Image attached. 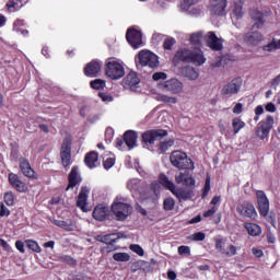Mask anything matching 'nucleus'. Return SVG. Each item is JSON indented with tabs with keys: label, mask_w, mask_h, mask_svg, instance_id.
<instances>
[{
	"label": "nucleus",
	"mask_w": 280,
	"mask_h": 280,
	"mask_svg": "<svg viewBox=\"0 0 280 280\" xmlns=\"http://www.w3.org/2000/svg\"><path fill=\"white\" fill-rule=\"evenodd\" d=\"M137 139H138V136L132 130H128L124 135V141H125L127 148H129V150H132V148L137 147Z\"/></svg>",
	"instance_id": "b1692460"
},
{
	"label": "nucleus",
	"mask_w": 280,
	"mask_h": 280,
	"mask_svg": "<svg viewBox=\"0 0 280 280\" xmlns=\"http://www.w3.org/2000/svg\"><path fill=\"white\" fill-rule=\"evenodd\" d=\"M164 89L168 93H172V95H180L185 90V85L178 79H170L164 82Z\"/></svg>",
	"instance_id": "f8f14e48"
},
{
	"label": "nucleus",
	"mask_w": 280,
	"mask_h": 280,
	"mask_svg": "<svg viewBox=\"0 0 280 280\" xmlns=\"http://www.w3.org/2000/svg\"><path fill=\"white\" fill-rule=\"evenodd\" d=\"M112 211L119 222H124V220L132 215V206L121 201H116L112 205Z\"/></svg>",
	"instance_id": "20e7f679"
},
{
	"label": "nucleus",
	"mask_w": 280,
	"mask_h": 280,
	"mask_svg": "<svg viewBox=\"0 0 280 280\" xmlns=\"http://www.w3.org/2000/svg\"><path fill=\"white\" fill-rule=\"evenodd\" d=\"M243 80L242 78H235L228 84L223 86L221 90V95L224 97H233V95H237L242 90Z\"/></svg>",
	"instance_id": "6e6552de"
},
{
	"label": "nucleus",
	"mask_w": 280,
	"mask_h": 280,
	"mask_svg": "<svg viewBox=\"0 0 280 280\" xmlns=\"http://www.w3.org/2000/svg\"><path fill=\"white\" fill-rule=\"evenodd\" d=\"M175 45H176V39L173 37H167L166 39H164L163 48L166 51H172V47H174Z\"/></svg>",
	"instance_id": "49530a36"
},
{
	"label": "nucleus",
	"mask_w": 280,
	"mask_h": 280,
	"mask_svg": "<svg viewBox=\"0 0 280 280\" xmlns=\"http://www.w3.org/2000/svg\"><path fill=\"white\" fill-rule=\"evenodd\" d=\"M236 211L243 218H249L250 220L257 219V210H255V206L250 202H241L236 206Z\"/></svg>",
	"instance_id": "1a4fd4ad"
},
{
	"label": "nucleus",
	"mask_w": 280,
	"mask_h": 280,
	"mask_svg": "<svg viewBox=\"0 0 280 280\" xmlns=\"http://www.w3.org/2000/svg\"><path fill=\"white\" fill-rule=\"evenodd\" d=\"M113 165H115V159L113 158H107L104 162H103V167L105 170H110V167H113Z\"/></svg>",
	"instance_id": "052dcab7"
},
{
	"label": "nucleus",
	"mask_w": 280,
	"mask_h": 280,
	"mask_svg": "<svg viewBox=\"0 0 280 280\" xmlns=\"http://www.w3.org/2000/svg\"><path fill=\"white\" fill-rule=\"evenodd\" d=\"M226 5H229V0H211L210 14L212 16H224L226 14Z\"/></svg>",
	"instance_id": "9d476101"
},
{
	"label": "nucleus",
	"mask_w": 280,
	"mask_h": 280,
	"mask_svg": "<svg viewBox=\"0 0 280 280\" xmlns=\"http://www.w3.org/2000/svg\"><path fill=\"white\" fill-rule=\"evenodd\" d=\"M218 211V207H212L210 210L203 213V218H211Z\"/></svg>",
	"instance_id": "69168bd1"
},
{
	"label": "nucleus",
	"mask_w": 280,
	"mask_h": 280,
	"mask_svg": "<svg viewBox=\"0 0 280 280\" xmlns=\"http://www.w3.org/2000/svg\"><path fill=\"white\" fill-rule=\"evenodd\" d=\"M164 38H165V35L161 33H154L152 35V43L153 45H159V43H161Z\"/></svg>",
	"instance_id": "bf43d9fd"
},
{
	"label": "nucleus",
	"mask_w": 280,
	"mask_h": 280,
	"mask_svg": "<svg viewBox=\"0 0 280 280\" xmlns=\"http://www.w3.org/2000/svg\"><path fill=\"white\" fill-rule=\"evenodd\" d=\"M88 198H89V188L82 187L77 200V207H79V209H82V211H84L86 207Z\"/></svg>",
	"instance_id": "393cba45"
},
{
	"label": "nucleus",
	"mask_w": 280,
	"mask_h": 280,
	"mask_svg": "<svg viewBox=\"0 0 280 280\" xmlns=\"http://www.w3.org/2000/svg\"><path fill=\"white\" fill-rule=\"evenodd\" d=\"M126 39L133 49L143 47V33L140 30L130 27L127 30Z\"/></svg>",
	"instance_id": "39448f33"
},
{
	"label": "nucleus",
	"mask_w": 280,
	"mask_h": 280,
	"mask_svg": "<svg viewBox=\"0 0 280 280\" xmlns=\"http://www.w3.org/2000/svg\"><path fill=\"white\" fill-rule=\"evenodd\" d=\"M262 49L265 51H277V49H280V39H272L269 44L262 46Z\"/></svg>",
	"instance_id": "c9c22d12"
},
{
	"label": "nucleus",
	"mask_w": 280,
	"mask_h": 280,
	"mask_svg": "<svg viewBox=\"0 0 280 280\" xmlns=\"http://www.w3.org/2000/svg\"><path fill=\"white\" fill-rule=\"evenodd\" d=\"M60 261H62L63 264H68V266H78V261L68 255H63L60 257Z\"/></svg>",
	"instance_id": "de8ad7c7"
},
{
	"label": "nucleus",
	"mask_w": 280,
	"mask_h": 280,
	"mask_svg": "<svg viewBox=\"0 0 280 280\" xmlns=\"http://www.w3.org/2000/svg\"><path fill=\"white\" fill-rule=\"evenodd\" d=\"M60 156L63 167H69L71 165V144L69 142L62 143Z\"/></svg>",
	"instance_id": "412c9836"
},
{
	"label": "nucleus",
	"mask_w": 280,
	"mask_h": 280,
	"mask_svg": "<svg viewBox=\"0 0 280 280\" xmlns=\"http://www.w3.org/2000/svg\"><path fill=\"white\" fill-rule=\"evenodd\" d=\"M20 170L22 174L27 178H34L35 172L32 170V165H30V162L24 158L20 159Z\"/></svg>",
	"instance_id": "5701e85b"
},
{
	"label": "nucleus",
	"mask_w": 280,
	"mask_h": 280,
	"mask_svg": "<svg viewBox=\"0 0 280 280\" xmlns=\"http://www.w3.org/2000/svg\"><path fill=\"white\" fill-rule=\"evenodd\" d=\"M103 65L104 62H102V60L93 59L85 65L83 71H102Z\"/></svg>",
	"instance_id": "7c9ffc66"
},
{
	"label": "nucleus",
	"mask_w": 280,
	"mask_h": 280,
	"mask_svg": "<svg viewBox=\"0 0 280 280\" xmlns=\"http://www.w3.org/2000/svg\"><path fill=\"white\" fill-rule=\"evenodd\" d=\"M105 73L109 80H120L125 75L124 71H106Z\"/></svg>",
	"instance_id": "a18cd8bd"
},
{
	"label": "nucleus",
	"mask_w": 280,
	"mask_h": 280,
	"mask_svg": "<svg viewBox=\"0 0 280 280\" xmlns=\"http://www.w3.org/2000/svg\"><path fill=\"white\" fill-rule=\"evenodd\" d=\"M190 62H192V65H197V67H200L207 62V58H205V55L200 50L198 52L192 51Z\"/></svg>",
	"instance_id": "473e14b6"
},
{
	"label": "nucleus",
	"mask_w": 280,
	"mask_h": 280,
	"mask_svg": "<svg viewBox=\"0 0 280 280\" xmlns=\"http://www.w3.org/2000/svg\"><path fill=\"white\" fill-rule=\"evenodd\" d=\"M196 3H198V0H182L179 8L183 12H189L191 5H196Z\"/></svg>",
	"instance_id": "e433bc0d"
},
{
	"label": "nucleus",
	"mask_w": 280,
	"mask_h": 280,
	"mask_svg": "<svg viewBox=\"0 0 280 280\" xmlns=\"http://www.w3.org/2000/svg\"><path fill=\"white\" fill-rule=\"evenodd\" d=\"M170 161L177 170H195L194 162L187 158V153L183 151H174L171 153Z\"/></svg>",
	"instance_id": "7ed1b4c3"
},
{
	"label": "nucleus",
	"mask_w": 280,
	"mask_h": 280,
	"mask_svg": "<svg viewBox=\"0 0 280 280\" xmlns=\"http://www.w3.org/2000/svg\"><path fill=\"white\" fill-rule=\"evenodd\" d=\"M15 248H18L21 253H25V244L22 241L15 242Z\"/></svg>",
	"instance_id": "774afa93"
},
{
	"label": "nucleus",
	"mask_w": 280,
	"mask_h": 280,
	"mask_svg": "<svg viewBox=\"0 0 280 280\" xmlns=\"http://www.w3.org/2000/svg\"><path fill=\"white\" fill-rule=\"evenodd\" d=\"M215 248L221 253V255H224L226 253V248H224V240L219 237L215 238Z\"/></svg>",
	"instance_id": "09e8293b"
},
{
	"label": "nucleus",
	"mask_w": 280,
	"mask_h": 280,
	"mask_svg": "<svg viewBox=\"0 0 280 280\" xmlns=\"http://www.w3.org/2000/svg\"><path fill=\"white\" fill-rule=\"evenodd\" d=\"M98 154L95 151H91L85 155L84 163L90 170L97 167Z\"/></svg>",
	"instance_id": "bb28decb"
},
{
	"label": "nucleus",
	"mask_w": 280,
	"mask_h": 280,
	"mask_svg": "<svg viewBox=\"0 0 280 280\" xmlns=\"http://www.w3.org/2000/svg\"><path fill=\"white\" fill-rule=\"evenodd\" d=\"M206 237L207 234H205V232H196L188 236V240H190L191 242H205Z\"/></svg>",
	"instance_id": "79ce46f5"
},
{
	"label": "nucleus",
	"mask_w": 280,
	"mask_h": 280,
	"mask_svg": "<svg viewBox=\"0 0 280 280\" xmlns=\"http://www.w3.org/2000/svg\"><path fill=\"white\" fill-rule=\"evenodd\" d=\"M174 207H176V201L174 200V198L168 197V198L164 199V201H163L164 211H173Z\"/></svg>",
	"instance_id": "ea45409f"
},
{
	"label": "nucleus",
	"mask_w": 280,
	"mask_h": 280,
	"mask_svg": "<svg viewBox=\"0 0 280 280\" xmlns=\"http://www.w3.org/2000/svg\"><path fill=\"white\" fill-rule=\"evenodd\" d=\"M256 197L260 215H262V218H267L268 213H270V201L268 200V197H266V192L258 190L256 192Z\"/></svg>",
	"instance_id": "9b49d317"
},
{
	"label": "nucleus",
	"mask_w": 280,
	"mask_h": 280,
	"mask_svg": "<svg viewBox=\"0 0 280 280\" xmlns=\"http://www.w3.org/2000/svg\"><path fill=\"white\" fill-rule=\"evenodd\" d=\"M177 253L178 255H182V256H189L191 255V248L187 245H182L177 248Z\"/></svg>",
	"instance_id": "603ef678"
},
{
	"label": "nucleus",
	"mask_w": 280,
	"mask_h": 280,
	"mask_svg": "<svg viewBox=\"0 0 280 280\" xmlns=\"http://www.w3.org/2000/svg\"><path fill=\"white\" fill-rule=\"evenodd\" d=\"M191 54L192 50H189L187 48L177 50L172 60L174 67H178L180 62H191Z\"/></svg>",
	"instance_id": "ddd939ff"
},
{
	"label": "nucleus",
	"mask_w": 280,
	"mask_h": 280,
	"mask_svg": "<svg viewBox=\"0 0 280 280\" xmlns=\"http://www.w3.org/2000/svg\"><path fill=\"white\" fill-rule=\"evenodd\" d=\"M207 45L212 49V51H222L224 49V45L222 44V39L215 35L214 32H209L207 36Z\"/></svg>",
	"instance_id": "dca6fc26"
},
{
	"label": "nucleus",
	"mask_w": 280,
	"mask_h": 280,
	"mask_svg": "<svg viewBox=\"0 0 280 280\" xmlns=\"http://www.w3.org/2000/svg\"><path fill=\"white\" fill-rule=\"evenodd\" d=\"M225 257H233L237 255V247L234 245H229L228 249H225Z\"/></svg>",
	"instance_id": "13d9d810"
},
{
	"label": "nucleus",
	"mask_w": 280,
	"mask_h": 280,
	"mask_svg": "<svg viewBox=\"0 0 280 280\" xmlns=\"http://www.w3.org/2000/svg\"><path fill=\"white\" fill-rule=\"evenodd\" d=\"M90 86L94 89L95 91H101V89L106 88V81L102 79H95L90 82Z\"/></svg>",
	"instance_id": "58836bf2"
},
{
	"label": "nucleus",
	"mask_w": 280,
	"mask_h": 280,
	"mask_svg": "<svg viewBox=\"0 0 280 280\" xmlns=\"http://www.w3.org/2000/svg\"><path fill=\"white\" fill-rule=\"evenodd\" d=\"M159 180L165 189H168L172 195L179 200V202H182V200L187 201L194 198V190L189 188H176L174 182L170 180L165 174H161Z\"/></svg>",
	"instance_id": "f257e3e1"
},
{
	"label": "nucleus",
	"mask_w": 280,
	"mask_h": 280,
	"mask_svg": "<svg viewBox=\"0 0 280 280\" xmlns=\"http://www.w3.org/2000/svg\"><path fill=\"white\" fill-rule=\"evenodd\" d=\"M167 137V130L164 129H152L149 131H145L142 135V141L144 145H152L154 141H161V139Z\"/></svg>",
	"instance_id": "0eeeda50"
},
{
	"label": "nucleus",
	"mask_w": 280,
	"mask_h": 280,
	"mask_svg": "<svg viewBox=\"0 0 280 280\" xmlns=\"http://www.w3.org/2000/svg\"><path fill=\"white\" fill-rule=\"evenodd\" d=\"M244 0H234L231 5V18L240 21L244 19Z\"/></svg>",
	"instance_id": "f3484780"
},
{
	"label": "nucleus",
	"mask_w": 280,
	"mask_h": 280,
	"mask_svg": "<svg viewBox=\"0 0 280 280\" xmlns=\"http://www.w3.org/2000/svg\"><path fill=\"white\" fill-rule=\"evenodd\" d=\"M153 80L158 82V80H167V74L165 72H155L153 74Z\"/></svg>",
	"instance_id": "680f3d73"
},
{
	"label": "nucleus",
	"mask_w": 280,
	"mask_h": 280,
	"mask_svg": "<svg viewBox=\"0 0 280 280\" xmlns=\"http://www.w3.org/2000/svg\"><path fill=\"white\" fill-rule=\"evenodd\" d=\"M52 224L60 226V229H65V231H71V224L67 223V221L54 220Z\"/></svg>",
	"instance_id": "3c124183"
},
{
	"label": "nucleus",
	"mask_w": 280,
	"mask_h": 280,
	"mask_svg": "<svg viewBox=\"0 0 280 280\" xmlns=\"http://www.w3.org/2000/svg\"><path fill=\"white\" fill-rule=\"evenodd\" d=\"M261 40H264V35L258 31L246 33L244 36V42L252 47H257Z\"/></svg>",
	"instance_id": "aec40b11"
},
{
	"label": "nucleus",
	"mask_w": 280,
	"mask_h": 280,
	"mask_svg": "<svg viewBox=\"0 0 280 280\" xmlns=\"http://www.w3.org/2000/svg\"><path fill=\"white\" fill-rule=\"evenodd\" d=\"M127 69L121 59L110 57L105 61V71H126Z\"/></svg>",
	"instance_id": "4468645a"
},
{
	"label": "nucleus",
	"mask_w": 280,
	"mask_h": 280,
	"mask_svg": "<svg viewBox=\"0 0 280 280\" xmlns=\"http://www.w3.org/2000/svg\"><path fill=\"white\" fill-rule=\"evenodd\" d=\"M26 246L30 248V250H33L34 253H42L43 249L38 245L36 241L27 240L26 241Z\"/></svg>",
	"instance_id": "c03bdc74"
},
{
	"label": "nucleus",
	"mask_w": 280,
	"mask_h": 280,
	"mask_svg": "<svg viewBox=\"0 0 280 280\" xmlns=\"http://www.w3.org/2000/svg\"><path fill=\"white\" fill-rule=\"evenodd\" d=\"M69 184L66 188V191H69V189H73V187H77V185H80L82 183V177L80 176V171L78 166H73L69 177H68Z\"/></svg>",
	"instance_id": "6ab92c4d"
},
{
	"label": "nucleus",
	"mask_w": 280,
	"mask_h": 280,
	"mask_svg": "<svg viewBox=\"0 0 280 280\" xmlns=\"http://www.w3.org/2000/svg\"><path fill=\"white\" fill-rule=\"evenodd\" d=\"M183 75L184 78H187V80H198L200 74L198 71H184Z\"/></svg>",
	"instance_id": "864d4df0"
},
{
	"label": "nucleus",
	"mask_w": 280,
	"mask_h": 280,
	"mask_svg": "<svg viewBox=\"0 0 280 280\" xmlns=\"http://www.w3.org/2000/svg\"><path fill=\"white\" fill-rule=\"evenodd\" d=\"M107 215H108V207L104 205H98L95 207L93 211L94 220H97L98 222H103V220H106Z\"/></svg>",
	"instance_id": "4be33fe9"
},
{
	"label": "nucleus",
	"mask_w": 280,
	"mask_h": 280,
	"mask_svg": "<svg viewBox=\"0 0 280 280\" xmlns=\"http://www.w3.org/2000/svg\"><path fill=\"white\" fill-rule=\"evenodd\" d=\"M98 97H101L103 102H113V96L106 93H98Z\"/></svg>",
	"instance_id": "0e129e2a"
},
{
	"label": "nucleus",
	"mask_w": 280,
	"mask_h": 280,
	"mask_svg": "<svg viewBox=\"0 0 280 280\" xmlns=\"http://www.w3.org/2000/svg\"><path fill=\"white\" fill-rule=\"evenodd\" d=\"M202 39V33H192L191 35H190V44L191 45H196V46H198V45H200V40Z\"/></svg>",
	"instance_id": "8fccbe9b"
},
{
	"label": "nucleus",
	"mask_w": 280,
	"mask_h": 280,
	"mask_svg": "<svg viewBox=\"0 0 280 280\" xmlns=\"http://www.w3.org/2000/svg\"><path fill=\"white\" fill-rule=\"evenodd\" d=\"M245 229L252 237H258V235L261 233V226H259L256 223H246Z\"/></svg>",
	"instance_id": "2f4dec72"
},
{
	"label": "nucleus",
	"mask_w": 280,
	"mask_h": 280,
	"mask_svg": "<svg viewBox=\"0 0 280 280\" xmlns=\"http://www.w3.org/2000/svg\"><path fill=\"white\" fill-rule=\"evenodd\" d=\"M5 215H10V210L5 207V205L1 203V206H0V217L3 218Z\"/></svg>",
	"instance_id": "e2e57ef3"
},
{
	"label": "nucleus",
	"mask_w": 280,
	"mask_h": 280,
	"mask_svg": "<svg viewBox=\"0 0 280 280\" xmlns=\"http://www.w3.org/2000/svg\"><path fill=\"white\" fill-rule=\"evenodd\" d=\"M25 26V20L18 19L13 23V32H16V34H22V36H30V31L24 30Z\"/></svg>",
	"instance_id": "cd10ccee"
},
{
	"label": "nucleus",
	"mask_w": 280,
	"mask_h": 280,
	"mask_svg": "<svg viewBox=\"0 0 280 280\" xmlns=\"http://www.w3.org/2000/svg\"><path fill=\"white\" fill-rule=\"evenodd\" d=\"M139 187H141V180L133 178L127 183V188L129 191H139Z\"/></svg>",
	"instance_id": "a19ab883"
},
{
	"label": "nucleus",
	"mask_w": 280,
	"mask_h": 280,
	"mask_svg": "<svg viewBox=\"0 0 280 280\" xmlns=\"http://www.w3.org/2000/svg\"><path fill=\"white\" fill-rule=\"evenodd\" d=\"M250 16L253 21H256L254 23V27H256V30H261V27H264V14L261 13V11L255 9L250 11Z\"/></svg>",
	"instance_id": "a878e982"
},
{
	"label": "nucleus",
	"mask_w": 280,
	"mask_h": 280,
	"mask_svg": "<svg viewBox=\"0 0 280 280\" xmlns=\"http://www.w3.org/2000/svg\"><path fill=\"white\" fill-rule=\"evenodd\" d=\"M4 202L8 207H12L14 205V194L7 192L4 194Z\"/></svg>",
	"instance_id": "4d7b16f0"
},
{
	"label": "nucleus",
	"mask_w": 280,
	"mask_h": 280,
	"mask_svg": "<svg viewBox=\"0 0 280 280\" xmlns=\"http://www.w3.org/2000/svg\"><path fill=\"white\" fill-rule=\"evenodd\" d=\"M243 108H244V105H242V103H237V104L234 106V108H233V113H234L235 115H240V114L242 113Z\"/></svg>",
	"instance_id": "338daca9"
},
{
	"label": "nucleus",
	"mask_w": 280,
	"mask_h": 280,
	"mask_svg": "<svg viewBox=\"0 0 280 280\" xmlns=\"http://www.w3.org/2000/svg\"><path fill=\"white\" fill-rule=\"evenodd\" d=\"M272 126H275V118L269 115L265 120L258 122L256 129L257 137H259V139L261 140L268 138V135H270V130H272Z\"/></svg>",
	"instance_id": "423d86ee"
},
{
	"label": "nucleus",
	"mask_w": 280,
	"mask_h": 280,
	"mask_svg": "<svg viewBox=\"0 0 280 280\" xmlns=\"http://www.w3.org/2000/svg\"><path fill=\"white\" fill-rule=\"evenodd\" d=\"M9 183L11 187H13V189L20 194H25V191H27V184L21 180V177L14 173L9 174Z\"/></svg>",
	"instance_id": "2eb2a0df"
},
{
	"label": "nucleus",
	"mask_w": 280,
	"mask_h": 280,
	"mask_svg": "<svg viewBox=\"0 0 280 280\" xmlns=\"http://www.w3.org/2000/svg\"><path fill=\"white\" fill-rule=\"evenodd\" d=\"M159 56L150 50H141L136 57L137 69L148 67L149 69H159Z\"/></svg>",
	"instance_id": "f03ea898"
},
{
	"label": "nucleus",
	"mask_w": 280,
	"mask_h": 280,
	"mask_svg": "<svg viewBox=\"0 0 280 280\" xmlns=\"http://www.w3.org/2000/svg\"><path fill=\"white\" fill-rule=\"evenodd\" d=\"M155 100L158 102H164V104H177L178 98L176 96H167L165 94H158Z\"/></svg>",
	"instance_id": "72a5a7b5"
},
{
	"label": "nucleus",
	"mask_w": 280,
	"mask_h": 280,
	"mask_svg": "<svg viewBox=\"0 0 280 280\" xmlns=\"http://www.w3.org/2000/svg\"><path fill=\"white\" fill-rule=\"evenodd\" d=\"M130 250H132V253H136L137 255H139V257H143V255H145V253L143 252V247H141V245H130Z\"/></svg>",
	"instance_id": "5fc2aeb1"
},
{
	"label": "nucleus",
	"mask_w": 280,
	"mask_h": 280,
	"mask_svg": "<svg viewBox=\"0 0 280 280\" xmlns=\"http://www.w3.org/2000/svg\"><path fill=\"white\" fill-rule=\"evenodd\" d=\"M172 145H174V140H167V141L161 142L160 150L161 152H167V150H170Z\"/></svg>",
	"instance_id": "6e6d98bb"
},
{
	"label": "nucleus",
	"mask_w": 280,
	"mask_h": 280,
	"mask_svg": "<svg viewBox=\"0 0 280 280\" xmlns=\"http://www.w3.org/2000/svg\"><path fill=\"white\" fill-rule=\"evenodd\" d=\"M139 82H141V80L139 79V75H137V72L135 71L129 72L125 78V84L127 86H130V89L137 86Z\"/></svg>",
	"instance_id": "c85d7f7f"
},
{
	"label": "nucleus",
	"mask_w": 280,
	"mask_h": 280,
	"mask_svg": "<svg viewBox=\"0 0 280 280\" xmlns=\"http://www.w3.org/2000/svg\"><path fill=\"white\" fill-rule=\"evenodd\" d=\"M113 235L115 234L97 235L96 240L97 242H102L103 244H115L117 242V238H113Z\"/></svg>",
	"instance_id": "f704fd0d"
},
{
	"label": "nucleus",
	"mask_w": 280,
	"mask_h": 280,
	"mask_svg": "<svg viewBox=\"0 0 280 280\" xmlns=\"http://www.w3.org/2000/svg\"><path fill=\"white\" fill-rule=\"evenodd\" d=\"M244 126H246V122H244V120H242L237 117L232 120V127H233L234 135H237V132H240V130H242V128H244Z\"/></svg>",
	"instance_id": "4c0bfd02"
},
{
	"label": "nucleus",
	"mask_w": 280,
	"mask_h": 280,
	"mask_svg": "<svg viewBox=\"0 0 280 280\" xmlns=\"http://www.w3.org/2000/svg\"><path fill=\"white\" fill-rule=\"evenodd\" d=\"M25 3H27V1L9 0L7 2V8H8L9 12H19V10H21V8H23V5H25Z\"/></svg>",
	"instance_id": "c756f323"
},
{
	"label": "nucleus",
	"mask_w": 280,
	"mask_h": 280,
	"mask_svg": "<svg viewBox=\"0 0 280 280\" xmlns=\"http://www.w3.org/2000/svg\"><path fill=\"white\" fill-rule=\"evenodd\" d=\"M115 261H130V254L128 253H115L113 255Z\"/></svg>",
	"instance_id": "37998d69"
},
{
	"label": "nucleus",
	"mask_w": 280,
	"mask_h": 280,
	"mask_svg": "<svg viewBox=\"0 0 280 280\" xmlns=\"http://www.w3.org/2000/svg\"><path fill=\"white\" fill-rule=\"evenodd\" d=\"M175 183L177 185H185V187H194L196 185V179L189 175V172H182L178 175H175Z\"/></svg>",
	"instance_id": "a211bd4d"
}]
</instances>
